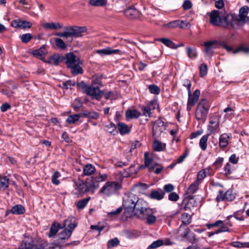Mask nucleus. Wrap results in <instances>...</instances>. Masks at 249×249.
Segmentation results:
<instances>
[{"mask_svg": "<svg viewBox=\"0 0 249 249\" xmlns=\"http://www.w3.org/2000/svg\"><path fill=\"white\" fill-rule=\"evenodd\" d=\"M135 164H132L128 168L126 169L128 176L130 174L137 173L140 169L142 168L143 167V165H142L141 166H138L135 168Z\"/></svg>", "mask_w": 249, "mask_h": 249, "instance_id": "de8ad7c7", "label": "nucleus"}, {"mask_svg": "<svg viewBox=\"0 0 249 249\" xmlns=\"http://www.w3.org/2000/svg\"><path fill=\"white\" fill-rule=\"evenodd\" d=\"M221 13L218 10H213L209 13V22L215 26H221L222 23Z\"/></svg>", "mask_w": 249, "mask_h": 249, "instance_id": "f8f14e48", "label": "nucleus"}, {"mask_svg": "<svg viewBox=\"0 0 249 249\" xmlns=\"http://www.w3.org/2000/svg\"><path fill=\"white\" fill-rule=\"evenodd\" d=\"M164 193L162 192H159L158 191H153L150 194L151 198L157 199L161 200L164 197Z\"/></svg>", "mask_w": 249, "mask_h": 249, "instance_id": "37998d69", "label": "nucleus"}, {"mask_svg": "<svg viewBox=\"0 0 249 249\" xmlns=\"http://www.w3.org/2000/svg\"><path fill=\"white\" fill-rule=\"evenodd\" d=\"M144 166L143 168L146 167L148 168L149 172H152L157 166L156 163H153V158L149 155L147 152H145L144 154Z\"/></svg>", "mask_w": 249, "mask_h": 249, "instance_id": "a211bd4d", "label": "nucleus"}, {"mask_svg": "<svg viewBox=\"0 0 249 249\" xmlns=\"http://www.w3.org/2000/svg\"><path fill=\"white\" fill-rule=\"evenodd\" d=\"M163 244V241L162 240L159 239L154 241L150 245H149L148 247V249H155L161 246Z\"/></svg>", "mask_w": 249, "mask_h": 249, "instance_id": "3c124183", "label": "nucleus"}, {"mask_svg": "<svg viewBox=\"0 0 249 249\" xmlns=\"http://www.w3.org/2000/svg\"><path fill=\"white\" fill-rule=\"evenodd\" d=\"M210 169V168L209 167L199 171L197 173L196 181H198V182L201 181L206 177L207 175L209 174Z\"/></svg>", "mask_w": 249, "mask_h": 249, "instance_id": "7c9ffc66", "label": "nucleus"}, {"mask_svg": "<svg viewBox=\"0 0 249 249\" xmlns=\"http://www.w3.org/2000/svg\"><path fill=\"white\" fill-rule=\"evenodd\" d=\"M122 210L123 209L122 207H119L116 210L112 211V212L108 213V215L109 217H113L114 216L117 215L121 213Z\"/></svg>", "mask_w": 249, "mask_h": 249, "instance_id": "338daca9", "label": "nucleus"}, {"mask_svg": "<svg viewBox=\"0 0 249 249\" xmlns=\"http://www.w3.org/2000/svg\"><path fill=\"white\" fill-rule=\"evenodd\" d=\"M74 219L72 218H68L64 222V227H67L57 235V239L55 241L56 245H60L65 243L71 236L73 231L76 227V224Z\"/></svg>", "mask_w": 249, "mask_h": 249, "instance_id": "f03ea898", "label": "nucleus"}, {"mask_svg": "<svg viewBox=\"0 0 249 249\" xmlns=\"http://www.w3.org/2000/svg\"><path fill=\"white\" fill-rule=\"evenodd\" d=\"M42 249H62L60 245H56V242H53L47 245L46 247L43 248Z\"/></svg>", "mask_w": 249, "mask_h": 249, "instance_id": "bf43d9fd", "label": "nucleus"}, {"mask_svg": "<svg viewBox=\"0 0 249 249\" xmlns=\"http://www.w3.org/2000/svg\"><path fill=\"white\" fill-rule=\"evenodd\" d=\"M60 176V173L56 171H55L52 177V182L54 185H58L60 183L59 180L57 179Z\"/></svg>", "mask_w": 249, "mask_h": 249, "instance_id": "603ef678", "label": "nucleus"}, {"mask_svg": "<svg viewBox=\"0 0 249 249\" xmlns=\"http://www.w3.org/2000/svg\"><path fill=\"white\" fill-rule=\"evenodd\" d=\"M168 199L170 201H177L179 199V196L176 193L172 192L169 195Z\"/></svg>", "mask_w": 249, "mask_h": 249, "instance_id": "0e129e2a", "label": "nucleus"}, {"mask_svg": "<svg viewBox=\"0 0 249 249\" xmlns=\"http://www.w3.org/2000/svg\"><path fill=\"white\" fill-rule=\"evenodd\" d=\"M235 198L234 195L232 194V191L230 189L227 190L226 192H224L222 190H219L218 194L216 197V200L217 202L222 201H232Z\"/></svg>", "mask_w": 249, "mask_h": 249, "instance_id": "4468645a", "label": "nucleus"}, {"mask_svg": "<svg viewBox=\"0 0 249 249\" xmlns=\"http://www.w3.org/2000/svg\"><path fill=\"white\" fill-rule=\"evenodd\" d=\"M85 92L93 99L99 100L103 96L104 92L100 89L98 87H95L93 85L88 86L85 89Z\"/></svg>", "mask_w": 249, "mask_h": 249, "instance_id": "6e6552de", "label": "nucleus"}, {"mask_svg": "<svg viewBox=\"0 0 249 249\" xmlns=\"http://www.w3.org/2000/svg\"><path fill=\"white\" fill-rule=\"evenodd\" d=\"M80 65L76 64L69 68L71 69V71L72 75H76L78 74H82L84 72L83 69L80 66Z\"/></svg>", "mask_w": 249, "mask_h": 249, "instance_id": "c756f323", "label": "nucleus"}, {"mask_svg": "<svg viewBox=\"0 0 249 249\" xmlns=\"http://www.w3.org/2000/svg\"><path fill=\"white\" fill-rule=\"evenodd\" d=\"M200 93V90L199 89H196L193 93V96L192 95L191 92L190 94H188V100L187 102L188 104L194 106L198 100Z\"/></svg>", "mask_w": 249, "mask_h": 249, "instance_id": "4be33fe9", "label": "nucleus"}, {"mask_svg": "<svg viewBox=\"0 0 249 249\" xmlns=\"http://www.w3.org/2000/svg\"><path fill=\"white\" fill-rule=\"evenodd\" d=\"M119 243V239L117 237H115L108 241L107 246L108 248H112L117 247Z\"/></svg>", "mask_w": 249, "mask_h": 249, "instance_id": "09e8293b", "label": "nucleus"}, {"mask_svg": "<svg viewBox=\"0 0 249 249\" xmlns=\"http://www.w3.org/2000/svg\"><path fill=\"white\" fill-rule=\"evenodd\" d=\"M61 228V225L58 223H53L52 224L49 232L48 233V236L49 237H54L58 231Z\"/></svg>", "mask_w": 249, "mask_h": 249, "instance_id": "bb28decb", "label": "nucleus"}, {"mask_svg": "<svg viewBox=\"0 0 249 249\" xmlns=\"http://www.w3.org/2000/svg\"><path fill=\"white\" fill-rule=\"evenodd\" d=\"M82 106V104L79 100H75L72 105V107L75 111H78Z\"/></svg>", "mask_w": 249, "mask_h": 249, "instance_id": "e2e57ef3", "label": "nucleus"}, {"mask_svg": "<svg viewBox=\"0 0 249 249\" xmlns=\"http://www.w3.org/2000/svg\"><path fill=\"white\" fill-rule=\"evenodd\" d=\"M95 52L102 56L112 54H119L122 55L124 53V52L120 50L112 49L110 47H107L103 49L97 50L95 51Z\"/></svg>", "mask_w": 249, "mask_h": 249, "instance_id": "dca6fc26", "label": "nucleus"}, {"mask_svg": "<svg viewBox=\"0 0 249 249\" xmlns=\"http://www.w3.org/2000/svg\"><path fill=\"white\" fill-rule=\"evenodd\" d=\"M141 115V113L136 109L127 110L125 112V116L127 119L138 118Z\"/></svg>", "mask_w": 249, "mask_h": 249, "instance_id": "473e14b6", "label": "nucleus"}, {"mask_svg": "<svg viewBox=\"0 0 249 249\" xmlns=\"http://www.w3.org/2000/svg\"><path fill=\"white\" fill-rule=\"evenodd\" d=\"M183 86L186 87L188 90V94H191V88L192 86V83L190 80L187 79H184L183 81Z\"/></svg>", "mask_w": 249, "mask_h": 249, "instance_id": "052dcab7", "label": "nucleus"}, {"mask_svg": "<svg viewBox=\"0 0 249 249\" xmlns=\"http://www.w3.org/2000/svg\"><path fill=\"white\" fill-rule=\"evenodd\" d=\"M188 56L191 59H195L197 56L196 50L195 48L187 47L186 48Z\"/></svg>", "mask_w": 249, "mask_h": 249, "instance_id": "79ce46f5", "label": "nucleus"}, {"mask_svg": "<svg viewBox=\"0 0 249 249\" xmlns=\"http://www.w3.org/2000/svg\"><path fill=\"white\" fill-rule=\"evenodd\" d=\"M107 0H89V4L93 6L102 7L106 5Z\"/></svg>", "mask_w": 249, "mask_h": 249, "instance_id": "ea45409f", "label": "nucleus"}, {"mask_svg": "<svg viewBox=\"0 0 249 249\" xmlns=\"http://www.w3.org/2000/svg\"><path fill=\"white\" fill-rule=\"evenodd\" d=\"M210 123L212 125H209L208 130L210 132L211 134H214L215 133L216 130L219 127V120L216 117L211 118Z\"/></svg>", "mask_w": 249, "mask_h": 249, "instance_id": "5701e85b", "label": "nucleus"}, {"mask_svg": "<svg viewBox=\"0 0 249 249\" xmlns=\"http://www.w3.org/2000/svg\"><path fill=\"white\" fill-rule=\"evenodd\" d=\"M42 26L44 28L46 29H52V30H56L58 29L61 28L62 26L59 23H54V22H47L44 23L42 25Z\"/></svg>", "mask_w": 249, "mask_h": 249, "instance_id": "2f4dec72", "label": "nucleus"}, {"mask_svg": "<svg viewBox=\"0 0 249 249\" xmlns=\"http://www.w3.org/2000/svg\"><path fill=\"white\" fill-rule=\"evenodd\" d=\"M249 21V18L248 16L238 14L234 18V22L237 25V29L242 27L245 23Z\"/></svg>", "mask_w": 249, "mask_h": 249, "instance_id": "aec40b11", "label": "nucleus"}, {"mask_svg": "<svg viewBox=\"0 0 249 249\" xmlns=\"http://www.w3.org/2000/svg\"><path fill=\"white\" fill-rule=\"evenodd\" d=\"M189 233V229L186 226L181 225L178 228L177 231L178 237L182 239L186 238Z\"/></svg>", "mask_w": 249, "mask_h": 249, "instance_id": "a878e982", "label": "nucleus"}, {"mask_svg": "<svg viewBox=\"0 0 249 249\" xmlns=\"http://www.w3.org/2000/svg\"><path fill=\"white\" fill-rule=\"evenodd\" d=\"M18 249H41V247L35 244L31 237H25Z\"/></svg>", "mask_w": 249, "mask_h": 249, "instance_id": "9b49d317", "label": "nucleus"}, {"mask_svg": "<svg viewBox=\"0 0 249 249\" xmlns=\"http://www.w3.org/2000/svg\"><path fill=\"white\" fill-rule=\"evenodd\" d=\"M25 211L24 207L19 204L14 206L10 210V212L15 214H22Z\"/></svg>", "mask_w": 249, "mask_h": 249, "instance_id": "c85d7f7f", "label": "nucleus"}, {"mask_svg": "<svg viewBox=\"0 0 249 249\" xmlns=\"http://www.w3.org/2000/svg\"><path fill=\"white\" fill-rule=\"evenodd\" d=\"M81 117V113L70 115L67 119L66 122L69 124H74L78 121Z\"/></svg>", "mask_w": 249, "mask_h": 249, "instance_id": "a19ab883", "label": "nucleus"}, {"mask_svg": "<svg viewBox=\"0 0 249 249\" xmlns=\"http://www.w3.org/2000/svg\"><path fill=\"white\" fill-rule=\"evenodd\" d=\"M131 213H134L140 219H146L148 225L154 224L156 220V217L153 213L152 209L148 206L147 202L142 198H139L138 202L133 205Z\"/></svg>", "mask_w": 249, "mask_h": 249, "instance_id": "f257e3e1", "label": "nucleus"}, {"mask_svg": "<svg viewBox=\"0 0 249 249\" xmlns=\"http://www.w3.org/2000/svg\"><path fill=\"white\" fill-rule=\"evenodd\" d=\"M32 38V36L30 33L23 34L20 36V38L22 42L24 43H28Z\"/></svg>", "mask_w": 249, "mask_h": 249, "instance_id": "5fc2aeb1", "label": "nucleus"}, {"mask_svg": "<svg viewBox=\"0 0 249 249\" xmlns=\"http://www.w3.org/2000/svg\"><path fill=\"white\" fill-rule=\"evenodd\" d=\"M124 14L128 18L135 19L139 17L140 13L135 7H130L124 10Z\"/></svg>", "mask_w": 249, "mask_h": 249, "instance_id": "6ab92c4d", "label": "nucleus"}, {"mask_svg": "<svg viewBox=\"0 0 249 249\" xmlns=\"http://www.w3.org/2000/svg\"><path fill=\"white\" fill-rule=\"evenodd\" d=\"M32 23L26 20H22L20 19H16L12 20L11 25L15 28L26 29L31 27Z\"/></svg>", "mask_w": 249, "mask_h": 249, "instance_id": "f3484780", "label": "nucleus"}, {"mask_svg": "<svg viewBox=\"0 0 249 249\" xmlns=\"http://www.w3.org/2000/svg\"><path fill=\"white\" fill-rule=\"evenodd\" d=\"M249 11V8L247 6H244L242 7L239 12V14L247 16Z\"/></svg>", "mask_w": 249, "mask_h": 249, "instance_id": "774afa93", "label": "nucleus"}, {"mask_svg": "<svg viewBox=\"0 0 249 249\" xmlns=\"http://www.w3.org/2000/svg\"><path fill=\"white\" fill-rule=\"evenodd\" d=\"M181 219L182 223L186 226L191 222V216L187 213H183L181 214Z\"/></svg>", "mask_w": 249, "mask_h": 249, "instance_id": "49530a36", "label": "nucleus"}, {"mask_svg": "<svg viewBox=\"0 0 249 249\" xmlns=\"http://www.w3.org/2000/svg\"><path fill=\"white\" fill-rule=\"evenodd\" d=\"M156 40L162 42L165 45L171 48H177L176 47H175V44L169 39L166 38H160L156 39Z\"/></svg>", "mask_w": 249, "mask_h": 249, "instance_id": "f704fd0d", "label": "nucleus"}, {"mask_svg": "<svg viewBox=\"0 0 249 249\" xmlns=\"http://www.w3.org/2000/svg\"><path fill=\"white\" fill-rule=\"evenodd\" d=\"M63 87L65 89H68L71 86H74L76 85V83L74 82H72L71 80H67V81L62 83Z\"/></svg>", "mask_w": 249, "mask_h": 249, "instance_id": "69168bd1", "label": "nucleus"}, {"mask_svg": "<svg viewBox=\"0 0 249 249\" xmlns=\"http://www.w3.org/2000/svg\"><path fill=\"white\" fill-rule=\"evenodd\" d=\"M156 139V138L155 139ZM165 147V144H162L157 140H155L153 143V148L156 151H161Z\"/></svg>", "mask_w": 249, "mask_h": 249, "instance_id": "c03bdc74", "label": "nucleus"}, {"mask_svg": "<svg viewBox=\"0 0 249 249\" xmlns=\"http://www.w3.org/2000/svg\"><path fill=\"white\" fill-rule=\"evenodd\" d=\"M121 188V185L117 181H108L100 190L99 193L107 196L115 194Z\"/></svg>", "mask_w": 249, "mask_h": 249, "instance_id": "39448f33", "label": "nucleus"}, {"mask_svg": "<svg viewBox=\"0 0 249 249\" xmlns=\"http://www.w3.org/2000/svg\"><path fill=\"white\" fill-rule=\"evenodd\" d=\"M230 139V135L227 133L221 134L219 139V145L222 148H225L229 144V140Z\"/></svg>", "mask_w": 249, "mask_h": 249, "instance_id": "393cba45", "label": "nucleus"}, {"mask_svg": "<svg viewBox=\"0 0 249 249\" xmlns=\"http://www.w3.org/2000/svg\"><path fill=\"white\" fill-rule=\"evenodd\" d=\"M210 107L208 101L205 99H201L196 110L195 116L197 121H205L207 118V114Z\"/></svg>", "mask_w": 249, "mask_h": 249, "instance_id": "20e7f679", "label": "nucleus"}, {"mask_svg": "<svg viewBox=\"0 0 249 249\" xmlns=\"http://www.w3.org/2000/svg\"><path fill=\"white\" fill-rule=\"evenodd\" d=\"M74 189L72 191V193L78 196L79 195H82L87 192H92V189L89 185V181L86 183L79 180L75 182L74 186Z\"/></svg>", "mask_w": 249, "mask_h": 249, "instance_id": "0eeeda50", "label": "nucleus"}, {"mask_svg": "<svg viewBox=\"0 0 249 249\" xmlns=\"http://www.w3.org/2000/svg\"><path fill=\"white\" fill-rule=\"evenodd\" d=\"M166 125L161 120H156L153 126V136L157 138L158 135H160L166 129Z\"/></svg>", "mask_w": 249, "mask_h": 249, "instance_id": "ddd939ff", "label": "nucleus"}, {"mask_svg": "<svg viewBox=\"0 0 249 249\" xmlns=\"http://www.w3.org/2000/svg\"><path fill=\"white\" fill-rule=\"evenodd\" d=\"M95 171V167L91 164L86 165L83 169V174L86 176L91 175L93 174Z\"/></svg>", "mask_w": 249, "mask_h": 249, "instance_id": "72a5a7b5", "label": "nucleus"}, {"mask_svg": "<svg viewBox=\"0 0 249 249\" xmlns=\"http://www.w3.org/2000/svg\"><path fill=\"white\" fill-rule=\"evenodd\" d=\"M9 185V178L7 177L0 176V189L1 188H6Z\"/></svg>", "mask_w": 249, "mask_h": 249, "instance_id": "8fccbe9b", "label": "nucleus"}, {"mask_svg": "<svg viewBox=\"0 0 249 249\" xmlns=\"http://www.w3.org/2000/svg\"><path fill=\"white\" fill-rule=\"evenodd\" d=\"M47 53V50L44 46L39 49L32 51V54L36 57L42 60L44 55Z\"/></svg>", "mask_w": 249, "mask_h": 249, "instance_id": "b1692460", "label": "nucleus"}, {"mask_svg": "<svg viewBox=\"0 0 249 249\" xmlns=\"http://www.w3.org/2000/svg\"><path fill=\"white\" fill-rule=\"evenodd\" d=\"M222 19L221 27L227 29H237V25L235 23L234 18L232 14H228L225 16H222Z\"/></svg>", "mask_w": 249, "mask_h": 249, "instance_id": "1a4fd4ad", "label": "nucleus"}, {"mask_svg": "<svg viewBox=\"0 0 249 249\" xmlns=\"http://www.w3.org/2000/svg\"><path fill=\"white\" fill-rule=\"evenodd\" d=\"M199 184L200 182H198V181H194L188 188L187 193L188 194H194L198 190Z\"/></svg>", "mask_w": 249, "mask_h": 249, "instance_id": "e433bc0d", "label": "nucleus"}, {"mask_svg": "<svg viewBox=\"0 0 249 249\" xmlns=\"http://www.w3.org/2000/svg\"><path fill=\"white\" fill-rule=\"evenodd\" d=\"M62 60V57L58 54H54L52 56L49 61L48 63L57 65Z\"/></svg>", "mask_w": 249, "mask_h": 249, "instance_id": "4c0bfd02", "label": "nucleus"}, {"mask_svg": "<svg viewBox=\"0 0 249 249\" xmlns=\"http://www.w3.org/2000/svg\"><path fill=\"white\" fill-rule=\"evenodd\" d=\"M200 76L203 77L207 74V66L206 64H202L199 67Z\"/></svg>", "mask_w": 249, "mask_h": 249, "instance_id": "13d9d810", "label": "nucleus"}, {"mask_svg": "<svg viewBox=\"0 0 249 249\" xmlns=\"http://www.w3.org/2000/svg\"><path fill=\"white\" fill-rule=\"evenodd\" d=\"M90 199V197H88L86 198L80 200L76 203V206L79 209H84Z\"/></svg>", "mask_w": 249, "mask_h": 249, "instance_id": "a18cd8bd", "label": "nucleus"}, {"mask_svg": "<svg viewBox=\"0 0 249 249\" xmlns=\"http://www.w3.org/2000/svg\"><path fill=\"white\" fill-rule=\"evenodd\" d=\"M55 43L56 46L61 49H65L66 48L64 41L61 38H56L55 39Z\"/></svg>", "mask_w": 249, "mask_h": 249, "instance_id": "4d7b16f0", "label": "nucleus"}, {"mask_svg": "<svg viewBox=\"0 0 249 249\" xmlns=\"http://www.w3.org/2000/svg\"><path fill=\"white\" fill-rule=\"evenodd\" d=\"M187 240L192 243L197 242L198 239L196 238V235L194 233L191 232L189 229V233L187 235Z\"/></svg>", "mask_w": 249, "mask_h": 249, "instance_id": "6e6d98bb", "label": "nucleus"}, {"mask_svg": "<svg viewBox=\"0 0 249 249\" xmlns=\"http://www.w3.org/2000/svg\"><path fill=\"white\" fill-rule=\"evenodd\" d=\"M118 126L119 132L121 135L126 134L128 133L130 131L128 126L123 123H119L118 124Z\"/></svg>", "mask_w": 249, "mask_h": 249, "instance_id": "58836bf2", "label": "nucleus"}, {"mask_svg": "<svg viewBox=\"0 0 249 249\" xmlns=\"http://www.w3.org/2000/svg\"><path fill=\"white\" fill-rule=\"evenodd\" d=\"M138 199L139 198L137 195L133 193H129L125 195L123 200V207L125 212L130 213L133 208V205L138 202Z\"/></svg>", "mask_w": 249, "mask_h": 249, "instance_id": "423d86ee", "label": "nucleus"}, {"mask_svg": "<svg viewBox=\"0 0 249 249\" xmlns=\"http://www.w3.org/2000/svg\"><path fill=\"white\" fill-rule=\"evenodd\" d=\"M66 31L63 33H56L55 36L61 37H78L82 36V34L87 31L85 26H69L65 28Z\"/></svg>", "mask_w": 249, "mask_h": 249, "instance_id": "7ed1b4c3", "label": "nucleus"}, {"mask_svg": "<svg viewBox=\"0 0 249 249\" xmlns=\"http://www.w3.org/2000/svg\"><path fill=\"white\" fill-rule=\"evenodd\" d=\"M148 89L150 93L159 94L160 92V88L156 85H150L148 86Z\"/></svg>", "mask_w": 249, "mask_h": 249, "instance_id": "864d4df0", "label": "nucleus"}, {"mask_svg": "<svg viewBox=\"0 0 249 249\" xmlns=\"http://www.w3.org/2000/svg\"><path fill=\"white\" fill-rule=\"evenodd\" d=\"M102 78V76L101 75H95L93 77V79L92 80V84H97L99 85H102L101 80Z\"/></svg>", "mask_w": 249, "mask_h": 249, "instance_id": "680f3d73", "label": "nucleus"}, {"mask_svg": "<svg viewBox=\"0 0 249 249\" xmlns=\"http://www.w3.org/2000/svg\"><path fill=\"white\" fill-rule=\"evenodd\" d=\"M107 176V174H100L99 176L91 177L89 181V185L92 189V193L99 187V183L106 180Z\"/></svg>", "mask_w": 249, "mask_h": 249, "instance_id": "9d476101", "label": "nucleus"}, {"mask_svg": "<svg viewBox=\"0 0 249 249\" xmlns=\"http://www.w3.org/2000/svg\"><path fill=\"white\" fill-rule=\"evenodd\" d=\"M209 134L203 135L200 139L199 145L200 148L205 151L207 147V141Z\"/></svg>", "mask_w": 249, "mask_h": 249, "instance_id": "c9c22d12", "label": "nucleus"}, {"mask_svg": "<svg viewBox=\"0 0 249 249\" xmlns=\"http://www.w3.org/2000/svg\"><path fill=\"white\" fill-rule=\"evenodd\" d=\"M216 43H217V41L215 40L204 42L203 45L205 47L204 52L208 56L211 57L213 55V46Z\"/></svg>", "mask_w": 249, "mask_h": 249, "instance_id": "412c9836", "label": "nucleus"}, {"mask_svg": "<svg viewBox=\"0 0 249 249\" xmlns=\"http://www.w3.org/2000/svg\"><path fill=\"white\" fill-rule=\"evenodd\" d=\"M66 64L68 68L72 66L75 64H82L83 62L80 58L76 56L73 53H68L66 55Z\"/></svg>", "mask_w": 249, "mask_h": 249, "instance_id": "2eb2a0df", "label": "nucleus"}, {"mask_svg": "<svg viewBox=\"0 0 249 249\" xmlns=\"http://www.w3.org/2000/svg\"><path fill=\"white\" fill-rule=\"evenodd\" d=\"M82 117L97 120L99 117V114L95 111H88L87 110L84 111L81 113Z\"/></svg>", "mask_w": 249, "mask_h": 249, "instance_id": "cd10ccee", "label": "nucleus"}]
</instances>
